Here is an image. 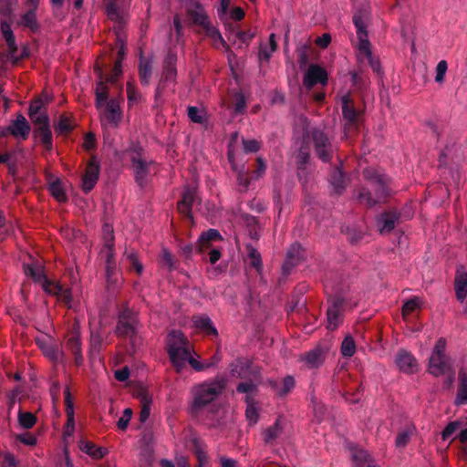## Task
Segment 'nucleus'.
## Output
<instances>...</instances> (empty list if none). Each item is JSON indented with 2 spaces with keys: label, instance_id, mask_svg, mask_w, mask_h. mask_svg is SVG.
<instances>
[{
  "label": "nucleus",
  "instance_id": "obj_23",
  "mask_svg": "<svg viewBox=\"0 0 467 467\" xmlns=\"http://www.w3.org/2000/svg\"><path fill=\"white\" fill-rule=\"evenodd\" d=\"M66 348L74 356L76 366L79 367L84 362L82 355L81 340L78 332H73L66 342Z\"/></svg>",
  "mask_w": 467,
  "mask_h": 467
},
{
  "label": "nucleus",
  "instance_id": "obj_9",
  "mask_svg": "<svg viewBox=\"0 0 467 467\" xmlns=\"http://www.w3.org/2000/svg\"><path fill=\"white\" fill-rule=\"evenodd\" d=\"M342 114L346 120L345 130L348 135L351 129H357L359 123V111L355 108L354 102L349 95L341 98Z\"/></svg>",
  "mask_w": 467,
  "mask_h": 467
},
{
  "label": "nucleus",
  "instance_id": "obj_25",
  "mask_svg": "<svg viewBox=\"0 0 467 467\" xmlns=\"http://www.w3.org/2000/svg\"><path fill=\"white\" fill-rule=\"evenodd\" d=\"M64 400H65V406H66V414H67V435H71L74 428H75V412H74V402L73 399L69 390V388L67 387L64 390Z\"/></svg>",
  "mask_w": 467,
  "mask_h": 467
},
{
  "label": "nucleus",
  "instance_id": "obj_18",
  "mask_svg": "<svg viewBox=\"0 0 467 467\" xmlns=\"http://www.w3.org/2000/svg\"><path fill=\"white\" fill-rule=\"evenodd\" d=\"M329 183L333 188L334 193L341 195L348 184V178L339 166L333 167L329 174Z\"/></svg>",
  "mask_w": 467,
  "mask_h": 467
},
{
  "label": "nucleus",
  "instance_id": "obj_3",
  "mask_svg": "<svg viewBox=\"0 0 467 467\" xmlns=\"http://www.w3.org/2000/svg\"><path fill=\"white\" fill-rule=\"evenodd\" d=\"M352 296L346 290H339L327 299L328 307L327 309V328L336 330L343 322V315L348 306L353 308L357 303L351 302Z\"/></svg>",
  "mask_w": 467,
  "mask_h": 467
},
{
  "label": "nucleus",
  "instance_id": "obj_13",
  "mask_svg": "<svg viewBox=\"0 0 467 467\" xmlns=\"http://www.w3.org/2000/svg\"><path fill=\"white\" fill-rule=\"evenodd\" d=\"M99 176V164L95 158L88 161L85 173L82 177V190L89 192L97 184Z\"/></svg>",
  "mask_w": 467,
  "mask_h": 467
},
{
  "label": "nucleus",
  "instance_id": "obj_2",
  "mask_svg": "<svg viewBox=\"0 0 467 467\" xmlns=\"http://www.w3.org/2000/svg\"><path fill=\"white\" fill-rule=\"evenodd\" d=\"M225 381L215 379L196 385L192 389V401L190 411L192 415H198L206 406L212 403L223 390Z\"/></svg>",
  "mask_w": 467,
  "mask_h": 467
},
{
  "label": "nucleus",
  "instance_id": "obj_27",
  "mask_svg": "<svg viewBox=\"0 0 467 467\" xmlns=\"http://www.w3.org/2000/svg\"><path fill=\"white\" fill-rule=\"evenodd\" d=\"M8 130L14 137H21L25 140L29 135L30 126L26 119L22 114H19L16 119L8 127Z\"/></svg>",
  "mask_w": 467,
  "mask_h": 467
},
{
  "label": "nucleus",
  "instance_id": "obj_30",
  "mask_svg": "<svg viewBox=\"0 0 467 467\" xmlns=\"http://www.w3.org/2000/svg\"><path fill=\"white\" fill-rule=\"evenodd\" d=\"M187 15L193 25L200 26L202 28L210 23L204 9L199 3L194 4V8H188Z\"/></svg>",
  "mask_w": 467,
  "mask_h": 467
},
{
  "label": "nucleus",
  "instance_id": "obj_49",
  "mask_svg": "<svg viewBox=\"0 0 467 467\" xmlns=\"http://www.w3.org/2000/svg\"><path fill=\"white\" fill-rule=\"evenodd\" d=\"M18 422L24 429L29 430L36 422V417L32 412H24L21 410L18 412Z\"/></svg>",
  "mask_w": 467,
  "mask_h": 467
},
{
  "label": "nucleus",
  "instance_id": "obj_22",
  "mask_svg": "<svg viewBox=\"0 0 467 467\" xmlns=\"http://www.w3.org/2000/svg\"><path fill=\"white\" fill-rule=\"evenodd\" d=\"M25 274L30 276L36 283H39L45 292H49V286L53 285V281L49 280L41 266H34L30 265H25Z\"/></svg>",
  "mask_w": 467,
  "mask_h": 467
},
{
  "label": "nucleus",
  "instance_id": "obj_36",
  "mask_svg": "<svg viewBox=\"0 0 467 467\" xmlns=\"http://www.w3.org/2000/svg\"><path fill=\"white\" fill-rule=\"evenodd\" d=\"M296 166L298 169V176H301V172L306 171L307 164L310 161V151L309 148L306 145V141L304 140V142L301 144L299 150L296 156Z\"/></svg>",
  "mask_w": 467,
  "mask_h": 467
},
{
  "label": "nucleus",
  "instance_id": "obj_19",
  "mask_svg": "<svg viewBox=\"0 0 467 467\" xmlns=\"http://www.w3.org/2000/svg\"><path fill=\"white\" fill-rule=\"evenodd\" d=\"M400 214L397 211H387L379 214L377 218V226L380 234H389L400 222Z\"/></svg>",
  "mask_w": 467,
  "mask_h": 467
},
{
  "label": "nucleus",
  "instance_id": "obj_14",
  "mask_svg": "<svg viewBox=\"0 0 467 467\" xmlns=\"http://www.w3.org/2000/svg\"><path fill=\"white\" fill-rule=\"evenodd\" d=\"M121 120V109L119 101L116 99H109L103 110L101 122L104 125L109 124L113 128L118 127Z\"/></svg>",
  "mask_w": 467,
  "mask_h": 467
},
{
  "label": "nucleus",
  "instance_id": "obj_55",
  "mask_svg": "<svg viewBox=\"0 0 467 467\" xmlns=\"http://www.w3.org/2000/svg\"><path fill=\"white\" fill-rule=\"evenodd\" d=\"M103 338L99 333L91 332L89 340V352L90 355L99 353L102 348Z\"/></svg>",
  "mask_w": 467,
  "mask_h": 467
},
{
  "label": "nucleus",
  "instance_id": "obj_62",
  "mask_svg": "<svg viewBox=\"0 0 467 467\" xmlns=\"http://www.w3.org/2000/svg\"><path fill=\"white\" fill-rule=\"evenodd\" d=\"M244 150L246 153L257 152L260 148V142L256 140H243Z\"/></svg>",
  "mask_w": 467,
  "mask_h": 467
},
{
  "label": "nucleus",
  "instance_id": "obj_29",
  "mask_svg": "<svg viewBox=\"0 0 467 467\" xmlns=\"http://www.w3.org/2000/svg\"><path fill=\"white\" fill-rule=\"evenodd\" d=\"M192 322L196 328L203 331L209 336H218V331L212 319L205 314L192 317Z\"/></svg>",
  "mask_w": 467,
  "mask_h": 467
},
{
  "label": "nucleus",
  "instance_id": "obj_48",
  "mask_svg": "<svg viewBox=\"0 0 467 467\" xmlns=\"http://www.w3.org/2000/svg\"><path fill=\"white\" fill-rule=\"evenodd\" d=\"M119 0H104V5L109 19H119V13L122 12L119 6Z\"/></svg>",
  "mask_w": 467,
  "mask_h": 467
},
{
  "label": "nucleus",
  "instance_id": "obj_24",
  "mask_svg": "<svg viewBox=\"0 0 467 467\" xmlns=\"http://www.w3.org/2000/svg\"><path fill=\"white\" fill-rule=\"evenodd\" d=\"M167 352L169 354L170 360L175 368L176 371L181 372L191 355L190 346L175 348Z\"/></svg>",
  "mask_w": 467,
  "mask_h": 467
},
{
  "label": "nucleus",
  "instance_id": "obj_31",
  "mask_svg": "<svg viewBox=\"0 0 467 467\" xmlns=\"http://www.w3.org/2000/svg\"><path fill=\"white\" fill-rule=\"evenodd\" d=\"M78 447L83 452L96 460L102 459L108 453L106 448L99 447L92 441L87 440H80Z\"/></svg>",
  "mask_w": 467,
  "mask_h": 467
},
{
  "label": "nucleus",
  "instance_id": "obj_35",
  "mask_svg": "<svg viewBox=\"0 0 467 467\" xmlns=\"http://www.w3.org/2000/svg\"><path fill=\"white\" fill-rule=\"evenodd\" d=\"M152 75V64L150 59L140 56L139 64V77L143 86H149Z\"/></svg>",
  "mask_w": 467,
  "mask_h": 467
},
{
  "label": "nucleus",
  "instance_id": "obj_41",
  "mask_svg": "<svg viewBox=\"0 0 467 467\" xmlns=\"http://www.w3.org/2000/svg\"><path fill=\"white\" fill-rule=\"evenodd\" d=\"M301 253V246L299 244H293L287 251L286 259L284 265V269H289L296 265L299 260Z\"/></svg>",
  "mask_w": 467,
  "mask_h": 467
},
{
  "label": "nucleus",
  "instance_id": "obj_39",
  "mask_svg": "<svg viewBox=\"0 0 467 467\" xmlns=\"http://www.w3.org/2000/svg\"><path fill=\"white\" fill-rule=\"evenodd\" d=\"M352 458L356 467H378L368 451L364 450L354 451Z\"/></svg>",
  "mask_w": 467,
  "mask_h": 467
},
{
  "label": "nucleus",
  "instance_id": "obj_46",
  "mask_svg": "<svg viewBox=\"0 0 467 467\" xmlns=\"http://www.w3.org/2000/svg\"><path fill=\"white\" fill-rule=\"evenodd\" d=\"M43 107L44 102L41 99H35L31 102L28 109V115L33 123L37 122L36 119L38 118L48 116L46 112L41 111Z\"/></svg>",
  "mask_w": 467,
  "mask_h": 467
},
{
  "label": "nucleus",
  "instance_id": "obj_58",
  "mask_svg": "<svg viewBox=\"0 0 467 467\" xmlns=\"http://www.w3.org/2000/svg\"><path fill=\"white\" fill-rule=\"evenodd\" d=\"M234 109L236 114H242L246 109V99L243 93L239 92L234 95Z\"/></svg>",
  "mask_w": 467,
  "mask_h": 467
},
{
  "label": "nucleus",
  "instance_id": "obj_57",
  "mask_svg": "<svg viewBox=\"0 0 467 467\" xmlns=\"http://www.w3.org/2000/svg\"><path fill=\"white\" fill-rule=\"evenodd\" d=\"M17 4V0H0V14L6 18H11L13 8Z\"/></svg>",
  "mask_w": 467,
  "mask_h": 467
},
{
  "label": "nucleus",
  "instance_id": "obj_28",
  "mask_svg": "<svg viewBox=\"0 0 467 467\" xmlns=\"http://www.w3.org/2000/svg\"><path fill=\"white\" fill-rule=\"evenodd\" d=\"M48 290L49 292H46L47 294L57 296L68 308L71 307L73 297L70 288H64L59 283L53 282Z\"/></svg>",
  "mask_w": 467,
  "mask_h": 467
},
{
  "label": "nucleus",
  "instance_id": "obj_1",
  "mask_svg": "<svg viewBox=\"0 0 467 467\" xmlns=\"http://www.w3.org/2000/svg\"><path fill=\"white\" fill-rule=\"evenodd\" d=\"M362 174L367 183L356 190L358 202L367 208L387 202L391 194L389 178L373 168L364 169Z\"/></svg>",
  "mask_w": 467,
  "mask_h": 467
},
{
  "label": "nucleus",
  "instance_id": "obj_5",
  "mask_svg": "<svg viewBox=\"0 0 467 467\" xmlns=\"http://www.w3.org/2000/svg\"><path fill=\"white\" fill-rule=\"evenodd\" d=\"M313 144L316 156L323 162H329L334 155V145L327 134L317 128H313L307 131L305 140Z\"/></svg>",
  "mask_w": 467,
  "mask_h": 467
},
{
  "label": "nucleus",
  "instance_id": "obj_45",
  "mask_svg": "<svg viewBox=\"0 0 467 467\" xmlns=\"http://www.w3.org/2000/svg\"><path fill=\"white\" fill-rule=\"evenodd\" d=\"M222 239L221 234L216 229H209L203 232L199 237L201 249L208 248L210 243L213 241H219Z\"/></svg>",
  "mask_w": 467,
  "mask_h": 467
},
{
  "label": "nucleus",
  "instance_id": "obj_38",
  "mask_svg": "<svg viewBox=\"0 0 467 467\" xmlns=\"http://www.w3.org/2000/svg\"><path fill=\"white\" fill-rule=\"evenodd\" d=\"M295 379L292 376L285 377L281 384L275 381H270L272 388L275 389L276 393L281 397H285L290 393L295 388Z\"/></svg>",
  "mask_w": 467,
  "mask_h": 467
},
{
  "label": "nucleus",
  "instance_id": "obj_16",
  "mask_svg": "<svg viewBox=\"0 0 467 467\" xmlns=\"http://www.w3.org/2000/svg\"><path fill=\"white\" fill-rule=\"evenodd\" d=\"M327 79V73L323 67L318 65H311L304 76L303 84L310 89L318 83L326 84Z\"/></svg>",
  "mask_w": 467,
  "mask_h": 467
},
{
  "label": "nucleus",
  "instance_id": "obj_21",
  "mask_svg": "<svg viewBox=\"0 0 467 467\" xmlns=\"http://www.w3.org/2000/svg\"><path fill=\"white\" fill-rule=\"evenodd\" d=\"M105 235V244L102 250V253L106 257V267L108 266H116L115 260V252H114V234L113 229L109 225H105L104 227Z\"/></svg>",
  "mask_w": 467,
  "mask_h": 467
},
{
  "label": "nucleus",
  "instance_id": "obj_50",
  "mask_svg": "<svg viewBox=\"0 0 467 467\" xmlns=\"http://www.w3.org/2000/svg\"><path fill=\"white\" fill-rule=\"evenodd\" d=\"M106 282L108 289L115 290L119 286V277L116 266L106 267Z\"/></svg>",
  "mask_w": 467,
  "mask_h": 467
},
{
  "label": "nucleus",
  "instance_id": "obj_6",
  "mask_svg": "<svg viewBox=\"0 0 467 467\" xmlns=\"http://www.w3.org/2000/svg\"><path fill=\"white\" fill-rule=\"evenodd\" d=\"M129 153L135 182L140 187L143 188L146 184V178L150 173L151 162L143 158V149L139 145L132 146Z\"/></svg>",
  "mask_w": 467,
  "mask_h": 467
},
{
  "label": "nucleus",
  "instance_id": "obj_26",
  "mask_svg": "<svg viewBox=\"0 0 467 467\" xmlns=\"http://www.w3.org/2000/svg\"><path fill=\"white\" fill-rule=\"evenodd\" d=\"M177 56L169 52L163 61V70L161 80L164 82L174 81L177 69H176Z\"/></svg>",
  "mask_w": 467,
  "mask_h": 467
},
{
  "label": "nucleus",
  "instance_id": "obj_54",
  "mask_svg": "<svg viewBox=\"0 0 467 467\" xmlns=\"http://www.w3.org/2000/svg\"><path fill=\"white\" fill-rule=\"evenodd\" d=\"M413 429L407 428L400 431L396 437L395 444L398 448H404L410 441Z\"/></svg>",
  "mask_w": 467,
  "mask_h": 467
},
{
  "label": "nucleus",
  "instance_id": "obj_12",
  "mask_svg": "<svg viewBox=\"0 0 467 467\" xmlns=\"http://www.w3.org/2000/svg\"><path fill=\"white\" fill-rule=\"evenodd\" d=\"M428 371L434 377H440L446 373L452 374L451 358L447 355L431 354L429 358Z\"/></svg>",
  "mask_w": 467,
  "mask_h": 467
},
{
  "label": "nucleus",
  "instance_id": "obj_60",
  "mask_svg": "<svg viewBox=\"0 0 467 467\" xmlns=\"http://www.w3.org/2000/svg\"><path fill=\"white\" fill-rule=\"evenodd\" d=\"M110 20L115 22L114 31L117 36V40L119 42H121L122 41V31L124 29V26L126 23L123 12L119 13V19H110Z\"/></svg>",
  "mask_w": 467,
  "mask_h": 467
},
{
  "label": "nucleus",
  "instance_id": "obj_53",
  "mask_svg": "<svg viewBox=\"0 0 467 467\" xmlns=\"http://www.w3.org/2000/svg\"><path fill=\"white\" fill-rule=\"evenodd\" d=\"M56 131L60 134H67L73 130L70 119L66 115L59 117L58 122L55 125Z\"/></svg>",
  "mask_w": 467,
  "mask_h": 467
},
{
  "label": "nucleus",
  "instance_id": "obj_10",
  "mask_svg": "<svg viewBox=\"0 0 467 467\" xmlns=\"http://www.w3.org/2000/svg\"><path fill=\"white\" fill-rule=\"evenodd\" d=\"M200 202L201 199L199 198L196 190L187 187L182 192L181 201L177 203V209L180 213L192 221V206L195 203L200 204Z\"/></svg>",
  "mask_w": 467,
  "mask_h": 467
},
{
  "label": "nucleus",
  "instance_id": "obj_20",
  "mask_svg": "<svg viewBox=\"0 0 467 467\" xmlns=\"http://www.w3.org/2000/svg\"><path fill=\"white\" fill-rule=\"evenodd\" d=\"M99 81L97 83L95 88V106L97 109H100L104 105L106 106L109 99V88L106 79H104L103 71L100 67H96Z\"/></svg>",
  "mask_w": 467,
  "mask_h": 467
},
{
  "label": "nucleus",
  "instance_id": "obj_40",
  "mask_svg": "<svg viewBox=\"0 0 467 467\" xmlns=\"http://www.w3.org/2000/svg\"><path fill=\"white\" fill-rule=\"evenodd\" d=\"M454 288L457 300L462 303L467 296V274H461L456 276Z\"/></svg>",
  "mask_w": 467,
  "mask_h": 467
},
{
  "label": "nucleus",
  "instance_id": "obj_33",
  "mask_svg": "<svg viewBox=\"0 0 467 467\" xmlns=\"http://www.w3.org/2000/svg\"><path fill=\"white\" fill-rule=\"evenodd\" d=\"M262 383V377L253 378L252 380H244L237 384L236 391L246 394L245 397L254 399L259 385Z\"/></svg>",
  "mask_w": 467,
  "mask_h": 467
},
{
  "label": "nucleus",
  "instance_id": "obj_37",
  "mask_svg": "<svg viewBox=\"0 0 467 467\" xmlns=\"http://www.w3.org/2000/svg\"><path fill=\"white\" fill-rule=\"evenodd\" d=\"M457 404H467V369L459 371V387L456 397Z\"/></svg>",
  "mask_w": 467,
  "mask_h": 467
},
{
  "label": "nucleus",
  "instance_id": "obj_64",
  "mask_svg": "<svg viewBox=\"0 0 467 467\" xmlns=\"http://www.w3.org/2000/svg\"><path fill=\"white\" fill-rule=\"evenodd\" d=\"M2 467H17L19 466V461L15 457L14 454L10 452H6L4 454L2 462Z\"/></svg>",
  "mask_w": 467,
  "mask_h": 467
},
{
  "label": "nucleus",
  "instance_id": "obj_42",
  "mask_svg": "<svg viewBox=\"0 0 467 467\" xmlns=\"http://www.w3.org/2000/svg\"><path fill=\"white\" fill-rule=\"evenodd\" d=\"M246 250L250 260V266L260 274L263 269V261L260 253L252 244H247Z\"/></svg>",
  "mask_w": 467,
  "mask_h": 467
},
{
  "label": "nucleus",
  "instance_id": "obj_47",
  "mask_svg": "<svg viewBox=\"0 0 467 467\" xmlns=\"http://www.w3.org/2000/svg\"><path fill=\"white\" fill-rule=\"evenodd\" d=\"M49 192L51 195L59 202H65L67 201V196L62 187L59 180H57L50 183Z\"/></svg>",
  "mask_w": 467,
  "mask_h": 467
},
{
  "label": "nucleus",
  "instance_id": "obj_7",
  "mask_svg": "<svg viewBox=\"0 0 467 467\" xmlns=\"http://www.w3.org/2000/svg\"><path fill=\"white\" fill-rule=\"evenodd\" d=\"M137 314L125 307L119 314L115 333L119 337L132 339L137 334Z\"/></svg>",
  "mask_w": 467,
  "mask_h": 467
},
{
  "label": "nucleus",
  "instance_id": "obj_34",
  "mask_svg": "<svg viewBox=\"0 0 467 467\" xmlns=\"http://www.w3.org/2000/svg\"><path fill=\"white\" fill-rule=\"evenodd\" d=\"M282 432L283 428L280 424L279 420H276L273 425L269 426L262 432L265 444L270 446L275 445L276 440L280 437Z\"/></svg>",
  "mask_w": 467,
  "mask_h": 467
},
{
  "label": "nucleus",
  "instance_id": "obj_51",
  "mask_svg": "<svg viewBox=\"0 0 467 467\" xmlns=\"http://www.w3.org/2000/svg\"><path fill=\"white\" fill-rule=\"evenodd\" d=\"M341 354L346 358L352 357L356 352V344L350 335L345 337L341 343Z\"/></svg>",
  "mask_w": 467,
  "mask_h": 467
},
{
  "label": "nucleus",
  "instance_id": "obj_63",
  "mask_svg": "<svg viewBox=\"0 0 467 467\" xmlns=\"http://www.w3.org/2000/svg\"><path fill=\"white\" fill-rule=\"evenodd\" d=\"M44 354L48 358L57 361L61 356H63V352L58 348L57 346H49L44 349Z\"/></svg>",
  "mask_w": 467,
  "mask_h": 467
},
{
  "label": "nucleus",
  "instance_id": "obj_17",
  "mask_svg": "<svg viewBox=\"0 0 467 467\" xmlns=\"http://www.w3.org/2000/svg\"><path fill=\"white\" fill-rule=\"evenodd\" d=\"M327 357V351L321 346L306 351L300 358V360L305 363L308 368H318L324 363Z\"/></svg>",
  "mask_w": 467,
  "mask_h": 467
},
{
  "label": "nucleus",
  "instance_id": "obj_11",
  "mask_svg": "<svg viewBox=\"0 0 467 467\" xmlns=\"http://www.w3.org/2000/svg\"><path fill=\"white\" fill-rule=\"evenodd\" d=\"M37 122L34 123L36 128L34 130V135L44 145L47 150L53 148L52 132L50 129V120L48 116H43L36 119Z\"/></svg>",
  "mask_w": 467,
  "mask_h": 467
},
{
  "label": "nucleus",
  "instance_id": "obj_56",
  "mask_svg": "<svg viewBox=\"0 0 467 467\" xmlns=\"http://www.w3.org/2000/svg\"><path fill=\"white\" fill-rule=\"evenodd\" d=\"M420 306V300L419 297H412L407 300L402 306V315L408 316L418 309Z\"/></svg>",
  "mask_w": 467,
  "mask_h": 467
},
{
  "label": "nucleus",
  "instance_id": "obj_43",
  "mask_svg": "<svg viewBox=\"0 0 467 467\" xmlns=\"http://www.w3.org/2000/svg\"><path fill=\"white\" fill-rule=\"evenodd\" d=\"M244 402L246 403L245 416L250 425L257 423L259 420V413L255 407L254 398L244 397Z\"/></svg>",
  "mask_w": 467,
  "mask_h": 467
},
{
  "label": "nucleus",
  "instance_id": "obj_61",
  "mask_svg": "<svg viewBox=\"0 0 467 467\" xmlns=\"http://www.w3.org/2000/svg\"><path fill=\"white\" fill-rule=\"evenodd\" d=\"M132 417V410L127 408L124 410L122 416L119 419L117 426L119 430L125 431L129 425V422Z\"/></svg>",
  "mask_w": 467,
  "mask_h": 467
},
{
  "label": "nucleus",
  "instance_id": "obj_59",
  "mask_svg": "<svg viewBox=\"0 0 467 467\" xmlns=\"http://www.w3.org/2000/svg\"><path fill=\"white\" fill-rule=\"evenodd\" d=\"M461 426L462 422L459 420L449 422L441 432V439L448 440Z\"/></svg>",
  "mask_w": 467,
  "mask_h": 467
},
{
  "label": "nucleus",
  "instance_id": "obj_52",
  "mask_svg": "<svg viewBox=\"0 0 467 467\" xmlns=\"http://www.w3.org/2000/svg\"><path fill=\"white\" fill-rule=\"evenodd\" d=\"M203 31L207 36H209L213 42H220L223 47H229L223 38L219 30L214 27L211 23H209L206 26H204Z\"/></svg>",
  "mask_w": 467,
  "mask_h": 467
},
{
  "label": "nucleus",
  "instance_id": "obj_4",
  "mask_svg": "<svg viewBox=\"0 0 467 467\" xmlns=\"http://www.w3.org/2000/svg\"><path fill=\"white\" fill-rule=\"evenodd\" d=\"M368 17V11L365 6L359 8L353 16V24L357 30V36L358 38V49L368 59L369 65L375 72H379V62L372 57L370 51V43L367 32V21Z\"/></svg>",
  "mask_w": 467,
  "mask_h": 467
},
{
  "label": "nucleus",
  "instance_id": "obj_15",
  "mask_svg": "<svg viewBox=\"0 0 467 467\" xmlns=\"http://www.w3.org/2000/svg\"><path fill=\"white\" fill-rule=\"evenodd\" d=\"M400 370L405 374H413L418 371L419 364L415 357L405 349H400L395 358Z\"/></svg>",
  "mask_w": 467,
  "mask_h": 467
},
{
  "label": "nucleus",
  "instance_id": "obj_8",
  "mask_svg": "<svg viewBox=\"0 0 467 467\" xmlns=\"http://www.w3.org/2000/svg\"><path fill=\"white\" fill-rule=\"evenodd\" d=\"M231 374L244 380L262 377L261 368L254 365L251 359L241 358L231 364Z\"/></svg>",
  "mask_w": 467,
  "mask_h": 467
},
{
  "label": "nucleus",
  "instance_id": "obj_44",
  "mask_svg": "<svg viewBox=\"0 0 467 467\" xmlns=\"http://www.w3.org/2000/svg\"><path fill=\"white\" fill-rule=\"evenodd\" d=\"M21 24L29 28L32 32H37L39 29V25L36 20V9L30 8L23 16L21 17Z\"/></svg>",
  "mask_w": 467,
  "mask_h": 467
},
{
  "label": "nucleus",
  "instance_id": "obj_32",
  "mask_svg": "<svg viewBox=\"0 0 467 467\" xmlns=\"http://www.w3.org/2000/svg\"><path fill=\"white\" fill-rule=\"evenodd\" d=\"M189 347V340L180 330H171L167 337V351Z\"/></svg>",
  "mask_w": 467,
  "mask_h": 467
}]
</instances>
